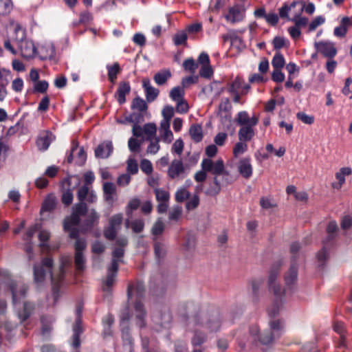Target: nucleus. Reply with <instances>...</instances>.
<instances>
[{"instance_id":"4c0bfd02","label":"nucleus","mask_w":352,"mask_h":352,"mask_svg":"<svg viewBox=\"0 0 352 352\" xmlns=\"http://www.w3.org/2000/svg\"><path fill=\"white\" fill-rule=\"evenodd\" d=\"M184 89L180 87H173L170 91V98L175 102L184 100Z\"/></svg>"},{"instance_id":"5fc2aeb1","label":"nucleus","mask_w":352,"mask_h":352,"mask_svg":"<svg viewBox=\"0 0 352 352\" xmlns=\"http://www.w3.org/2000/svg\"><path fill=\"white\" fill-rule=\"evenodd\" d=\"M260 204L265 210H270L276 206L275 201L269 197H262L260 200Z\"/></svg>"},{"instance_id":"c9c22d12","label":"nucleus","mask_w":352,"mask_h":352,"mask_svg":"<svg viewBox=\"0 0 352 352\" xmlns=\"http://www.w3.org/2000/svg\"><path fill=\"white\" fill-rule=\"evenodd\" d=\"M170 76H171V73L169 70H168V69L162 70V71L157 73L154 76V80H155V82L157 85H161L164 84L166 82V80L169 78H170Z\"/></svg>"},{"instance_id":"bb28decb","label":"nucleus","mask_w":352,"mask_h":352,"mask_svg":"<svg viewBox=\"0 0 352 352\" xmlns=\"http://www.w3.org/2000/svg\"><path fill=\"white\" fill-rule=\"evenodd\" d=\"M131 90L130 85L128 82H122L119 85L117 93L116 94L117 100L120 104H123L126 101L125 96L129 94Z\"/></svg>"},{"instance_id":"473e14b6","label":"nucleus","mask_w":352,"mask_h":352,"mask_svg":"<svg viewBox=\"0 0 352 352\" xmlns=\"http://www.w3.org/2000/svg\"><path fill=\"white\" fill-rule=\"evenodd\" d=\"M302 8H298V11L294 12V17L291 18V21L294 22L295 25L298 28L305 26L308 23L307 17L302 16Z\"/></svg>"},{"instance_id":"79ce46f5","label":"nucleus","mask_w":352,"mask_h":352,"mask_svg":"<svg viewBox=\"0 0 352 352\" xmlns=\"http://www.w3.org/2000/svg\"><path fill=\"white\" fill-rule=\"evenodd\" d=\"M285 283L287 285L294 284L297 280V268L292 266L285 276Z\"/></svg>"},{"instance_id":"f3484780","label":"nucleus","mask_w":352,"mask_h":352,"mask_svg":"<svg viewBox=\"0 0 352 352\" xmlns=\"http://www.w3.org/2000/svg\"><path fill=\"white\" fill-rule=\"evenodd\" d=\"M239 174L244 178L248 179L252 175L253 167L249 157L241 159L236 164Z\"/></svg>"},{"instance_id":"13d9d810","label":"nucleus","mask_w":352,"mask_h":352,"mask_svg":"<svg viewBox=\"0 0 352 352\" xmlns=\"http://www.w3.org/2000/svg\"><path fill=\"white\" fill-rule=\"evenodd\" d=\"M190 196V192L184 188L177 190L175 193V199L178 202H182Z\"/></svg>"},{"instance_id":"2eb2a0df","label":"nucleus","mask_w":352,"mask_h":352,"mask_svg":"<svg viewBox=\"0 0 352 352\" xmlns=\"http://www.w3.org/2000/svg\"><path fill=\"white\" fill-rule=\"evenodd\" d=\"M352 175V168L349 166H344L340 168L335 174L336 181L333 182V188L340 190L345 184L346 177Z\"/></svg>"},{"instance_id":"69168bd1","label":"nucleus","mask_w":352,"mask_h":352,"mask_svg":"<svg viewBox=\"0 0 352 352\" xmlns=\"http://www.w3.org/2000/svg\"><path fill=\"white\" fill-rule=\"evenodd\" d=\"M183 67L186 70H188L192 73H194L197 68V65L195 63L194 59L188 58L184 62Z\"/></svg>"},{"instance_id":"c03bdc74","label":"nucleus","mask_w":352,"mask_h":352,"mask_svg":"<svg viewBox=\"0 0 352 352\" xmlns=\"http://www.w3.org/2000/svg\"><path fill=\"white\" fill-rule=\"evenodd\" d=\"M150 144L146 148V153L148 154H156L160 149V138H155L154 139L148 140Z\"/></svg>"},{"instance_id":"4d7b16f0","label":"nucleus","mask_w":352,"mask_h":352,"mask_svg":"<svg viewBox=\"0 0 352 352\" xmlns=\"http://www.w3.org/2000/svg\"><path fill=\"white\" fill-rule=\"evenodd\" d=\"M182 213V207L178 206H175L169 211L168 218L170 220L177 221L181 217Z\"/></svg>"},{"instance_id":"a211bd4d","label":"nucleus","mask_w":352,"mask_h":352,"mask_svg":"<svg viewBox=\"0 0 352 352\" xmlns=\"http://www.w3.org/2000/svg\"><path fill=\"white\" fill-rule=\"evenodd\" d=\"M10 71L0 68V102H3L8 95L7 85L9 83Z\"/></svg>"},{"instance_id":"aec40b11","label":"nucleus","mask_w":352,"mask_h":352,"mask_svg":"<svg viewBox=\"0 0 352 352\" xmlns=\"http://www.w3.org/2000/svg\"><path fill=\"white\" fill-rule=\"evenodd\" d=\"M170 123L166 121H161L159 128L160 140L166 144H170L173 140V133L170 129Z\"/></svg>"},{"instance_id":"4be33fe9","label":"nucleus","mask_w":352,"mask_h":352,"mask_svg":"<svg viewBox=\"0 0 352 352\" xmlns=\"http://www.w3.org/2000/svg\"><path fill=\"white\" fill-rule=\"evenodd\" d=\"M57 202V199L54 195L50 194L47 195L42 204L41 209V215L44 216L45 212L53 211L56 206Z\"/></svg>"},{"instance_id":"412c9836","label":"nucleus","mask_w":352,"mask_h":352,"mask_svg":"<svg viewBox=\"0 0 352 352\" xmlns=\"http://www.w3.org/2000/svg\"><path fill=\"white\" fill-rule=\"evenodd\" d=\"M185 169L184 164L181 160H173L168 170V175L172 179H175L180 177L184 173Z\"/></svg>"},{"instance_id":"dca6fc26","label":"nucleus","mask_w":352,"mask_h":352,"mask_svg":"<svg viewBox=\"0 0 352 352\" xmlns=\"http://www.w3.org/2000/svg\"><path fill=\"white\" fill-rule=\"evenodd\" d=\"M244 14V8L239 5H235L229 9L228 14L226 15V19L228 21L234 23L242 21Z\"/></svg>"},{"instance_id":"9b49d317","label":"nucleus","mask_w":352,"mask_h":352,"mask_svg":"<svg viewBox=\"0 0 352 352\" xmlns=\"http://www.w3.org/2000/svg\"><path fill=\"white\" fill-rule=\"evenodd\" d=\"M86 248V243L85 241L81 239H77L75 243V256L74 263L76 270L81 272L84 270L85 267V258L82 254V251Z\"/></svg>"},{"instance_id":"a18cd8bd","label":"nucleus","mask_w":352,"mask_h":352,"mask_svg":"<svg viewBox=\"0 0 352 352\" xmlns=\"http://www.w3.org/2000/svg\"><path fill=\"white\" fill-rule=\"evenodd\" d=\"M108 69V76L111 82H114L117 75L120 72V66L118 63H113L112 65L107 66Z\"/></svg>"},{"instance_id":"cd10ccee","label":"nucleus","mask_w":352,"mask_h":352,"mask_svg":"<svg viewBox=\"0 0 352 352\" xmlns=\"http://www.w3.org/2000/svg\"><path fill=\"white\" fill-rule=\"evenodd\" d=\"M269 331L278 338L284 329V322L280 319H273L269 322Z\"/></svg>"},{"instance_id":"393cba45","label":"nucleus","mask_w":352,"mask_h":352,"mask_svg":"<svg viewBox=\"0 0 352 352\" xmlns=\"http://www.w3.org/2000/svg\"><path fill=\"white\" fill-rule=\"evenodd\" d=\"M142 84L145 89L147 101L152 102L155 100L159 94L158 89L151 86V82L148 78L143 79Z\"/></svg>"},{"instance_id":"37998d69","label":"nucleus","mask_w":352,"mask_h":352,"mask_svg":"<svg viewBox=\"0 0 352 352\" xmlns=\"http://www.w3.org/2000/svg\"><path fill=\"white\" fill-rule=\"evenodd\" d=\"M245 141H240L237 142L233 148V155L235 157L243 154L248 149V145Z\"/></svg>"},{"instance_id":"f8f14e48","label":"nucleus","mask_w":352,"mask_h":352,"mask_svg":"<svg viewBox=\"0 0 352 352\" xmlns=\"http://www.w3.org/2000/svg\"><path fill=\"white\" fill-rule=\"evenodd\" d=\"M127 239L126 238H119L116 241V247L113 252V258L111 265L113 271L118 270L119 263L122 262V258L124 255L123 248L126 245Z\"/></svg>"},{"instance_id":"49530a36","label":"nucleus","mask_w":352,"mask_h":352,"mask_svg":"<svg viewBox=\"0 0 352 352\" xmlns=\"http://www.w3.org/2000/svg\"><path fill=\"white\" fill-rule=\"evenodd\" d=\"M276 338L272 334L269 329H267L262 332L259 336V340L263 344H268L273 342Z\"/></svg>"},{"instance_id":"58836bf2","label":"nucleus","mask_w":352,"mask_h":352,"mask_svg":"<svg viewBox=\"0 0 352 352\" xmlns=\"http://www.w3.org/2000/svg\"><path fill=\"white\" fill-rule=\"evenodd\" d=\"M73 342L72 344L75 348H77L80 345L79 336L81 333V327L80 324V320L78 319L73 327Z\"/></svg>"},{"instance_id":"e2e57ef3","label":"nucleus","mask_w":352,"mask_h":352,"mask_svg":"<svg viewBox=\"0 0 352 352\" xmlns=\"http://www.w3.org/2000/svg\"><path fill=\"white\" fill-rule=\"evenodd\" d=\"M140 168L146 174L149 175L153 172V166L151 162L146 159H144L140 162Z\"/></svg>"},{"instance_id":"774afa93","label":"nucleus","mask_w":352,"mask_h":352,"mask_svg":"<svg viewBox=\"0 0 352 352\" xmlns=\"http://www.w3.org/2000/svg\"><path fill=\"white\" fill-rule=\"evenodd\" d=\"M176 111L179 113H185L188 111L189 107L187 102L184 99L176 102Z\"/></svg>"},{"instance_id":"c756f323","label":"nucleus","mask_w":352,"mask_h":352,"mask_svg":"<svg viewBox=\"0 0 352 352\" xmlns=\"http://www.w3.org/2000/svg\"><path fill=\"white\" fill-rule=\"evenodd\" d=\"M117 270L113 271L112 267L108 269V274L106 278L102 283V290L104 292H109L115 282V278L116 276Z\"/></svg>"},{"instance_id":"864d4df0","label":"nucleus","mask_w":352,"mask_h":352,"mask_svg":"<svg viewBox=\"0 0 352 352\" xmlns=\"http://www.w3.org/2000/svg\"><path fill=\"white\" fill-rule=\"evenodd\" d=\"M132 108L139 111H144L147 109V105L143 99L135 98L133 101Z\"/></svg>"},{"instance_id":"2f4dec72","label":"nucleus","mask_w":352,"mask_h":352,"mask_svg":"<svg viewBox=\"0 0 352 352\" xmlns=\"http://www.w3.org/2000/svg\"><path fill=\"white\" fill-rule=\"evenodd\" d=\"M38 53L43 59L51 58L54 56V47L52 43H45L40 47Z\"/></svg>"},{"instance_id":"3c124183","label":"nucleus","mask_w":352,"mask_h":352,"mask_svg":"<svg viewBox=\"0 0 352 352\" xmlns=\"http://www.w3.org/2000/svg\"><path fill=\"white\" fill-rule=\"evenodd\" d=\"M126 227H131L133 231L135 233H138L142 231L144 228V222L142 220H135L131 223L129 221L126 222Z\"/></svg>"},{"instance_id":"423d86ee","label":"nucleus","mask_w":352,"mask_h":352,"mask_svg":"<svg viewBox=\"0 0 352 352\" xmlns=\"http://www.w3.org/2000/svg\"><path fill=\"white\" fill-rule=\"evenodd\" d=\"M234 180V177L224 168L221 173L214 177L213 186L208 190V193L210 195H216L219 193L221 188L231 184Z\"/></svg>"},{"instance_id":"72a5a7b5","label":"nucleus","mask_w":352,"mask_h":352,"mask_svg":"<svg viewBox=\"0 0 352 352\" xmlns=\"http://www.w3.org/2000/svg\"><path fill=\"white\" fill-rule=\"evenodd\" d=\"M243 80L240 78H236V79L232 83L230 90L232 93L238 92L240 89H241V94H246L248 90L250 89L249 85L243 86Z\"/></svg>"},{"instance_id":"e433bc0d","label":"nucleus","mask_w":352,"mask_h":352,"mask_svg":"<svg viewBox=\"0 0 352 352\" xmlns=\"http://www.w3.org/2000/svg\"><path fill=\"white\" fill-rule=\"evenodd\" d=\"M229 38H230V40L231 42V45L233 47H235L239 50H241L245 48V45L242 38L236 34H235V33L231 34L230 35Z\"/></svg>"},{"instance_id":"052dcab7","label":"nucleus","mask_w":352,"mask_h":352,"mask_svg":"<svg viewBox=\"0 0 352 352\" xmlns=\"http://www.w3.org/2000/svg\"><path fill=\"white\" fill-rule=\"evenodd\" d=\"M325 22L324 17L322 16H318L313 19L309 25V31L312 32L315 30L319 25L323 24Z\"/></svg>"},{"instance_id":"ddd939ff","label":"nucleus","mask_w":352,"mask_h":352,"mask_svg":"<svg viewBox=\"0 0 352 352\" xmlns=\"http://www.w3.org/2000/svg\"><path fill=\"white\" fill-rule=\"evenodd\" d=\"M53 261L47 258L43 260L42 265H35L34 267V280L36 283H41L45 278V271H50L52 267Z\"/></svg>"},{"instance_id":"a19ab883","label":"nucleus","mask_w":352,"mask_h":352,"mask_svg":"<svg viewBox=\"0 0 352 352\" xmlns=\"http://www.w3.org/2000/svg\"><path fill=\"white\" fill-rule=\"evenodd\" d=\"M285 64V60L283 54L278 52H276L272 60V65L274 69H281L284 67Z\"/></svg>"},{"instance_id":"680f3d73","label":"nucleus","mask_w":352,"mask_h":352,"mask_svg":"<svg viewBox=\"0 0 352 352\" xmlns=\"http://www.w3.org/2000/svg\"><path fill=\"white\" fill-rule=\"evenodd\" d=\"M33 309V306L31 303L23 302V313H19V317L21 320H25L30 314L31 311Z\"/></svg>"},{"instance_id":"8fccbe9b","label":"nucleus","mask_w":352,"mask_h":352,"mask_svg":"<svg viewBox=\"0 0 352 352\" xmlns=\"http://www.w3.org/2000/svg\"><path fill=\"white\" fill-rule=\"evenodd\" d=\"M163 120L162 121H166L170 124V119L174 115V108L171 106H165L162 111Z\"/></svg>"},{"instance_id":"de8ad7c7","label":"nucleus","mask_w":352,"mask_h":352,"mask_svg":"<svg viewBox=\"0 0 352 352\" xmlns=\"http://www.w3.org/2000/svg\"><path fill=\"white\" fill-rule=\"evenodd\" d=\"M142 140H138L137 138L132 137L128 141V147L131 152H137L140 149Z\"/></svg>"},{"instance_id":"f03ea898","label":"nucleus","mask_w":352,"mask_h":352,"mask_svg":"<svg viewBox=\"0 0 352 352\" xmlns=\"http://www.w3.org/2000/svg\"><path fill=\"white\" fill-rule=\"evenodd\" d=\"M259 117L256 114L250 116L247 111H242L235 118L236 124L240 126L238 132L239 140L250 141L255 135L254 126L258 123Z\"/></svg>"},{"instance_id":"09e8293b","label":"nucleus","mask_w":352,"mask_h":352,"mask_svg":"<svg viewBox=\"0 0 352 352\" xmlns=\"http://www.w3.org/2000/svg\"><path fill=\"white\" fill-rule=\"evenodd\" d=\"M12 8L11 0H0V15H6Z\"/></svg>"},{"instance_id":"0eeeda50","label":"nucleus","mask_w":352,"mask_h":352,"mask_svg":"<svg viewBox=\"0 0 352 352\" xmlns=\"http://www.w3.org/2000/svg\"><path fill=\"white\" fill-rule=\"evenodd\" d=\"M8 287L12 294L13 303L16 306L25 296L27 286L21 280H10L8 283Z\"/></svg>"},{"instance_id":"6e6d98bb","label":"nucleus","mask_w":352,"mask_h":352,"mask_svg":"<svg viewBox=\"0 0 352 352\" xmlns=\"http://www.w3.org/2000/svg\"><path fill=\"white\" fill-rule=\"evenodd\" d=\"M297 118L306 124H312L314 122V117L304 112H298L296 114Z\"/></svg>"},{"instance_id":"603ef678","label":"nucleus","mask_w":352,"mask_h":352,"mask_svg":"<svg viewBox=\"0 0 352 352\" xmlns=\"http://www.w3.org/2000/svg\"><path fill=\"white\" fill-rule=\"evenodd\" d=\"M126 170L129 173L134 175L138 172V165L134 158L129 157L126 162Z\"/></svg>"},{"instance_id":"6e6552de","label":"nucleus","mask_w":352,"mask_h":352,"mask_svg":"<svg viewBox=\"0 0 352 352\" xmlns=\"http://www.w3.org/2000/svg\"><path fill=\"white\" fill-rule=\"evenodd\" d=\"M123 219L122 214L113 215L109 220V226L104 230V235L106 239L112 240L116 237L117 231Z\"/></svg>"},{"instance_id":"338daca9","label":"nucleus","mask_w":352,"mask_h":352,"mask_svg":"<svg viewBox=\"0 0 352 352\" xmlns=\"http://www.w3.org/2000/svg\"><path fill=\"white\" fill-rule=\"evenodd\" d=\"M164 229V223L161 220H157L153 226L152 233L154 235L161 234Z\"/></svg>"},{"instance_id":"39448f33","label":"nucleus","mask_w":352,"mask_h":352,"mask_svg":"<svg viewBox=\"0 0 352 352\" xmlns=\"http://www.w3.org/2000/svg\"><path fill=\"white\" fill-rule=\"evenodd\" d=\"M86 210V204L80 203L75 206L72 215L65 219L63 223L64 230L69 232V236L71 238L77 237L78 230H76V226L79 223L80 217L84 214Z\"/></svg>"},{"instance_id":"9d476101","label":"nucleus","mask_w":352,"mask_h":352,"mask_svg":"<svg viewBox=\"0 0 352 352\" xmlns=\"http://www.w3.org/2000/svg\"><path fill=\"white\" fill-rule=\"evenodd\" d=\"M314 46L318 53L328 58H333L337 54V50L333 42L318 41L314 43Z\"/></svg>"},{"instance_id":"20e7f679","label":"nucleus","mask_w":352,"mask_h":352,"mask_svg":"<svg viewBox=\"0 0 352 352\" xmlns=\"http://www.w3.org/2000/svg\"><path fill=\"white\" fill-rule=\"evenodd\" d=\"M144 291V286L140 283L135 285H130L128 289L129 300L131 302L135 301L134 309L136 318L138 319V324L140 327L144 325L143 318L145 315L142 305L140 302Z\"/></svg>"},{"instance_id":"a878e982","label":"nucleus","mask_w":352,"mask_h":352,"mask_svg":"<svg viewBox=\"0 0 352 352\" xmlns=\"http://www.w3.org/2000/svg\"><path fill=\"white\" fill-rule=\"evenodd\" d=\"M283 294V292H278V294L275 295L276 300L268 309V313L270 316H276V315L278 314V313L283 308V305L284 303V301L282 298Z\"/></svg>"},{"instance_id":"7c9ffc66","label":"nucleus","mask_w":352,"mask_h":352,"mask_svg":"<svg viewBox=\"0 0 352 352\" xmlns=\"http://www.w3.org/2000/svg\"><path fill=\"white\" fill-rule=\"evenodd\" d=\"M76 153H77V160L76 162L79 164H83L86 160V154L82 148H78L77 145L74 142L73 146L72 148V153L67 157V162L70 163L72 161L73 155Z\"/></svg>"},{"instance_id":"bf43d9fd","label":"nucleus","mask_w":352,"mask_h":352,"mask_svg":"<svg viewBox=\"0 0 352 352\" xmlns=\"http://www.w3.org/2000/svg\"><path fill=\"white\" fill-rule=\"evenodd\" d=\"M155 193L158 201H168L169 199V193L164 190L156 188L155 190Z\"/></svg>"},{"instance_id":"f257e3e1","label":"nucleus","mask_w":352,"mask_h":352,"mask_svg":"<svg viewBox=\"0 0 352 352\" xmlns=\"http://www.w3.org/2000/svg\"><path fill=\"white\" fill-rule=\"evenodd\" d=\"M220 325L221 322L217 313L199 312L189 322L190 327L195 326L192 329V344L194 346L201 345L206 340V336L202 330L204 329L208 332L216 331L219 329Z\"/></svg>"},{"instance_id":"4468645a","label":"nucleus","mask_w":352,"mask_h":352,"mask_svg":"<svg viewBox=\"0 0 352 352\" xmlns=\"http://www.w3.org/2000/svg\"><path fill=\"white\" fill-rule=\"evenodd\" d=\"M72 263L71 258L67 256H63L60 258V265L58 270L51 274L52 282L54 285L59 283L64 276V268L70 265Z\"/></svg>"},{"instance_id":"6ab92c4d","label":"nucleus","mask_w":352,"mask_h":352,"mask_svg":"<svg viewBox=\"0 0 352 352\" xmlns=\"http://www.w3.org/2000/svg\"><path fill=\"white\" fill-rule=\"evenodd\" d=\"M54 140L53 134L49 131L41 132L36 140V146L40 151H46Z\"/></svg>"},{"instance_id":"7ed1b4c3","label":"nucleus","mask_w":352,"mask_h":352,"mask_svg":"<svg viewBox=\"0 0 352 352\" xmlns=\"http://www.w3.org/2000/svg\"><path fill=\"white\" fill-rule=\"evenodd\" d=\"M14 33L12 40L16 43L21 56L25 59L34 58L36 54V49L32 41L25 38V30L19 25H16Z\"/></svg>"},{"instance_id":"ea45409f","label":"nucleus","mask_w":352,"mask_h":352,"mask_svg":"<svg viewBox=\"0 0 352 352\" xmlns=\"http://www.w3.org/2000/svg\"><path fill=\"white\" fill-rule=\"evenodd\" d=\"M190 135L191 138L195 142H199L201 140L203 134H202V129L199 125H192L190 126L189 130Z\"/></svg>"},{"instance_id":"0e129e2a","label":"nucleus","mask_w":352,"mask_h":352,"mask_svg":"<svg viewBox=\"0 0 352 352\" xmlns=\"http://www.w3.org/2000/svg\"><path fill=\"white\" fill-rule=\"evenodd\" d=\"M184 142L182 139H177L175 141L172 146V151L175 152L178 155H181L183 152L184 149Z\"/></svg>"},{"instance_id":"5701e85b","label":"nucleus","mask_w":352,"mask_h":352,"mask_svg":"<svg viewBox=\"0 0 352 352\" xmlns=\"http://www.w3.org/2000/svg\"><path fill=\"white\" fill-rule=\"evenodd\" d=\"M300 2L294 1L290 5L285 4L279 9V15L282 19H287L291 21V18L294 17V12L298 11L296 7Z\"/></svg>"},{"instance_id":"b1692460","label":"nucleus","mask_w":352,"mask_h":352,"mask_svg":"<svg viewBox=\"0 0 352 352\" xmlns=\"http://www.w3.org/2000/svg\"><path fill=\"white\" fill-rule=\"evenodd\" d=\"M113 151V145L111 142H106L100 144L95 150V154L97 157L107 158Z\"/></svg>"},{"instance_id":"1a4fd4ad","label":"nucleus","mask_w":352,"mask_h":352,"mask_svg":"<svg viewBox=\"0 0 352 352\" xmlns=\"http://www.w3.org/2000/svg\"><path fill=\"white\" fill-rule=\"evenodd\" d=\"M201 166L204 171L211 173L214 176L221 173L225 168L224 162L222 159H218L214 161L210 158H204L201 162Z\"/></svg>"},{"instance_id":"c85d7f7f","label":"nucleus","mask_w":352,"mask_h":352,"mask_svg":"<svg viewBox=\"0 0 352 352\" xmlns=\"http://www.w3.org/2000/svg\"><path fill=\"white\" fill-rule=\"evenodd\" d=\"M278 270L277 267H272L269 276V285L270 289L274 292V295H277L278 292H283L280 286L276 285L274 281L277 278Z\"/></svg>"},{"instance_id":"f704fd0d","label":"nucleus","mask_w":352,"mask_h":352,"mask_svg":"<svg viewBox=\"0 0 352 352\" xmlns=\"http://www.w3.org/2000/svg\"><path fill=\"white\" fill-rule=\"evenodd\" d=\"M143 129L147 140H151L157 138V126L154 123L145 124L143 126Z\"/></svg>"}]
</instances>
